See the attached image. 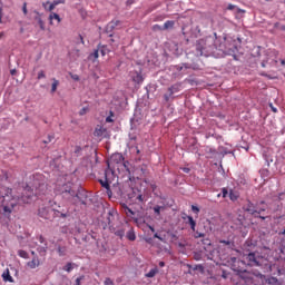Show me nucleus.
Returning <instances> with one entry per match:
<instances>
[{
    "label": "nucleus",
    "mask_w": 285,
    "mask_h": 285,
    "mask_svg": "<svg viewBox=\"0 0 285 285\" xmlns=\"http://www.w3.org/2000/svg\"><path fill=\"white\" fill-rule=\"evenodd\" d=\"M48 190L47 184H39L38 187L32 189V187L27 186L22 190V196L12 195V189L8 187L0 188V199L2 204V215L10 217L12 209L16 206H23V204H30L32 202V197H41V195H46Z\"/></svg>",
    "instance_id": "1"
},
{
    "label": "nucleus",
    "mask_w": 285,
    "mask_h": 285,
    "mask_svg": "<svg viewBox=\"0 0 285 285\" xmlns=\"http://www.w3.org/2000/svg\"><path fill=\"white\" fill-rule=\"evenodd\" d=\"M217 41L218 38L216 36H208L197 40L196 57H218Z\"/></svg>",
    "instance_id": "2"
},
{
    "label": "nucleus",
    "mask_w": 285,
    "mask_h": 285,
    "mask_svg": "<svg viewBox=\"0 0 285 285\" xmlns=\"http://www.w3.org/2000/svg\"><path fill=\"white\" fill-rule=\"evenodd\" d=\"M217 43L218 57H224V55L236 57L237 46L235 45V40H233V38H218Z\"/></svg>",
    "instance_id": "3"
},
{
    "label": "nucleus",
    "mask_w": 285,
    "mask_h": 285,
    "mask_svg": "<svg viewBox=\"0 0 285 285\" xmlns=\"http://www.w3.org/2000/svg\"><path fill=\"white\" fill-rule=\"evenodd\" d=\"M255 277L262 279L264 276L259 272L240 271L238 272V282L236 285H255Z\"/></svg>",
    "instance_id": "4"
},
{
    "label": "nucleus",
    "mask_w": 285,
    "mask_h": 285,
    "mask_svg": "<svg viewBox=\"0 0 285 285\" xmlns=\"http://www.w3.org/2000/svg\"><path fill=\"white\" fill-rule=\"evenodd\" d=\"M58 193L61 195L62 199L66 202H73L75 195H77V190L75 189V185L72 183H66L62 186L58 187Z\"/></svg>",
    "instance_id": "5"
},
{
    "label": "nucleus",
    "mask_w": 285,
    "mask_h": 285,
    "mask_svg": "<svg viewBox=\"0 0 285 285\" xmlns=\"http://www.w3.org/2000/svg\"><path fill=\"white\" fill-rule=\"evenodd\" d=\"M210 230H213V227L210 226V220H205L203 223L198 224V228L195 229V234L194 237L195 239H204L206 238V236L208 235V233H210Z\"/></svg>",
    "instance_id": "6"
},
{
    "label": "nucleus",
    "mask_w": 285,
    "mask_h": 285,
    "mask_svg": "<svg viewBox=\"0 0 285 285\" xmlns=\"http://www.w3.org/2000/svg\"><path fill=\"white\" fill-rule=\"evenodd\" d=\"M244 259L247 264V266H264V257L256 256L255 253L249 252L248 254H244Z\"/></svg>",
    "instance_id": "7"
},
{
    "label": "nucleus",
    "mask_w": 285,
    "mask_h": 285,
    "mask_svg": "<svg viewBox=\"0 0 285 285\" xmlns=\"http://www.w3.org/2000/svg\"><path fill=\"white\" fill-rule=\"evenodd\" d=\"M114 173L110 170L105 171V179H99V184L102 188L107 190L108 197H112V189H110V184H112Z\"/></svg>",
    "instance_id": "8"
},
{
    "label": "nucleus",
    "mask_w": 285,
    "mask_h": 285,
    "mask_svg": "<svg viewBox=\"0 0 285 285\" xmlns=\"http://www.w3.org/2000/svg\"><path fill=\"white\" fill-rule=\"evenodd\" d=\"M107 166L108 168H110V166H112V168H115L116 166L117 168H119V166H124V168H126V164H124V155L119 153L111 155V157L107 161Z\"/></svg>",
    "instance_id": "9"
},
{
    "label": "nucleus",
    "mask_w": 285,
    "mask_h": 285,
    "mask_svg": "<svg viewBox=\"0 0 285 285\" xmlns=\"http://www.w3.org/2000/svg\"><path fill=\"white\" fill-rule=\"evenodd\" d=\"M262 68L266 66H277V51H267L266 58L261 62Z\"/></svg>",
    "instance_id": "10"
},
{
    "label": "nucleus",
    "mask_w": 285,
    "mask_h": 285,
    "mask_svg": "<svg viewBox=\"0 0 285 285\" xmlns=\"http://www.w3.org/2000/svg\"><path fill=\"white\" fill-rule=\"evenodd\" d=\"M79 203H81L82 206H86V204H88V191H86V189L76 190V195L72 200V204H79Z\"/></svg>",
    "instance_id": "11"
},
{
    "label": "nucleus",
    "mask_w": 285,
    "mask_h": 285,
    "mask_svg": "<svg viewBox=\"0 0 285 285\" xmlns=\"http://www.w3.org/2000/svg\"><path fill=\"white\" fill-rule=\"evenodd\" d=\"M53 209L50 206H41L38 209V216H40L42 219H48L49 222H52L55 219V216L52 215Z\"/></svg>",
    "instance_id": "12"
},
{
    "label": "nucleus",
    "mask_w": 285,
    "mask_h": 285,
    "mask_svg": "<svg viewBox=\"0 0 285 285\" xmlns=\"http://www.w3.org/2000/svg\"><path fill=\"white\" fill-rule=\"evenodd\" d=\"M258 207H256V212L258 213L257 215H254L253 217H255L256 219H262L264 222V219H266L268 216H262V213H266V202L261 200L257 204Z\"/></svg>",
    "instance_id": "13"
},
{
    "label": "nucleus",
    "mask_w": 285,
    "mask_h": 285,
    "mask_svg": "<svg viewBox=\"0 0 285 285\" xmlns=\"http://www.w3.org/2000/svg\"><path fill=\"white\" fill-rule=\"evenodd\" d=\"M243 210H245V213H248L252 216L258 215L257 206H255V204H253V202L250 200H246V203L243 206Z\"/></svg>",
    "instance_id": "14"
},
{
    "label": "nucleus",
    "mask_w": 285,
    "mask_h": 285,
    "mask_svg": "<svg viewBox=\"0 0 285 285\" xmlns=\"http://www.w3.org/2000/svg\"><path fill=\"white\" fill-rule=\"evenodd\" d=\"M52 215H53V219L56 217H61L62 219H66V218L70 217V212H68L66 209H61V210L53 209Z\"/></svg>",
    "instance_id": "15"
},
{
    "label": "nucleus",
    "mask_w": 285,
    "mask_h": 285,
    "mask_svg": "<svg viewBox=\"0 0 285 285\" xmlns=\"http://www.w3.org/2000/svg\"><path fill=\"white\" fill-rule=\"evenodd\" d=\"M135 197L136 204L138 206H144L147 202L146 195L141 194V191H138V194H135V196H131V198Z\"/></svg>",
    "instance_id": "16"
},
{
    "label": "nucleus",
    "mask_w": 285,
    "mask_h": 285,
    "mask_svg": "<svg viewBox=\"0 0 285 285\" xmlns=\"http://www.w3.org/2000/svg\"><path fill=\"white\" fill-rule=\"evenodd\" d=\"M130 77L134 83H144V76H141V73L138 71H131Z\"/></svg>",
    "instance_id": "17"
},
{
    "label": "nucleus",
    "mask_w": 285,
    "mask_h": 285,
    "mask_svg": "<svg viewBox=\"0 0 285 285\" xmlns=\"http://www.w3.org/2000/svg\"><path fill=\"white\" fill-rule=\"evenodd\" d=\"M35 23L36 26H39L40 30H46V22H43L39 12H36Z\"/></svg>",
    "instance_id": "18"
},
{
    "label": "nucleus",
    "mask_w": 285,
    "mask_h": 285,
    "mask_svg": "<svg viewBox=\"0 0 285 285\" xmlns=\"http://www.w3.org/2000/svg\"><path fill=\"white\" fill-rule=\"evenodd\" d=\"M95 137H108V129L104 127H97L94 132Z\"/></svg>",
    "instance_id": "19"
},
{
    "label": "nucleus",
    "mask_w": 285,
    "mask_h": 285,
    "mask_svg": "<svg viewBox=\"0 0 285 285\" xmlns=\"http://www.w3.org/2000/svg\"><path fill=\"white\" fill-rule=\"evenodd\" d=\"M184 219L186 220V224L190 226L193 233H195L197 228V222H195V218H193V216H186Z\"/></svg>",
    "instance_id": "20"
},
{
    "label": "nucleus",
    "mask_w": 285,
    "mask_h": 285,
    "mask_svg": "<svg viewBox=\"0 0 285 285\" xmlns=\"http://www.w3.org/2000/svg\"><path fill=\"white\" fill-rule=\"evenodd\" d=\"M2 279L3 282H10V284H14V278L11 277L10 269L8 268L2 273Z\"/></svg>",
    "instance_id": "21"
},
{
    "label": "nucleus",
    "mask_w": 285,
    "mask_h": 285,
    "mask_svg": "<svg viewBox=\"0 0 285 285\" xmlns=\"http://www.w3.org/2000/svg\"><path fill=\"white\" fill-rule=\"evenodd\" d=\"M244 246H245L246 250L248 253H250V250H253V248H255L257 246V242L253 240V239H248V240H246Z\"/></svg>",
    "instance_id": "22"
},
{
    "label": "nucleus",
    "mask_w": 285,
    "mask_h": 285,
    "mask_svg": "<svg viewBox=\"0 0 285 285\" xmlns=\"http://www.w3.org/2000/svg\"><path fill=\"white\" fill-rule=\"evenodd\" d=\"M40 264L41 263L39 262V257L35 256L31 262L27 263V266L29 268H37L38 266H40Z\"/></svg>",
    "instance_id": "23"
},
{
    "label": "nucleus",
    "mask_w": 285,
    "mask_h": 285,
    "mask_svg": "<svg viewBox=\"0 0 285 285\" xmlns=\"http://www.w3.org/2000/svg\"><path fill=\"white\" fill-rule=\"evenodd\" d=\"M37 252L41 257H46V253H48V243H45V247L43 246L38 247Z\"/></svg>",
    "instance_id": "24"
},
{
    "label": "nucleus",
    "mask_w": 285,
    "mask_h": 285,
    "mask_svg": "<svg viewBox=\"0 0 285 285\" xmlns=\"http://www.w3.org/2000/svg\"><path fill=\"white\" fill-rule=\"evenodd\" d=\"M120 23H121V21H119V20L109 22L107 26V32H112V29L117 28V26H119Z\"/></svg>",
    "instance_id": "25"
},
{
    "label": "nucleus",
    "mask_w": 285,
    "mask_h": 285,
    "mask_svg": "<svg viewBox=\"0 0 285 285\" xmlns=\"http://www.w3.org/2000/svg\"><path fill=\"white\" fill-rule=\"evenodd\" d=\"M175 28V21L168 20L164 23L163 30H173Z\"/></svg>",
    "instance_id": "26"
},
{
    "label": "nucleus",
    "mask_w": 285,
    "mask_h": 285,
    "mask_svg": "<svg viewBox=\"0 0 285 285\" xmlns=\"http://www.w3.org/2000/svg\"><path fill=\"white\" fill-rule=\"evenodd\" d=\"M127 239H129V242H135V239H137V236L135 235V230L134 229H129L127 232Z\"/></svg>",
    "instance_id": "27"
},
{
    "label": "nucleus",
    "mask_w": 285,
    "mask_h": 285,
    "mask_svg": "<svg viewBox=\"0 0 285 285\" xmlns=\"http://www.w3.org/2000/svg\"><path fill=\"white\" fill-rule=\"evenodd\" d=\"M179 88H181V85H173L171 87L168 88V92H171L175 95V92H179Z\"/></svg>",
    "instance_id": "28"
},
{
    "label": "nucleus",
    "mask_w": 285,
    "mask_h": 285,
    "mask_svg": "<svg viewBox=\"0 0 285 285\" xmlns=\"http://www.w3.org/2000/svg\"><path fill=\"white\" fill-rule=\"evenodd\" d=\"M52 85H51V94L53 95V92H57V88H59V80L57 79H52Z\"/></svg>",
    "instance_id": "29"
},
{
    "label": "nucleus",
    "mask_w": 285,
    "mask_h": 285,
    "mask_svg": "<svg viewBox=\"0 0 285 285\" xmlns=\"http://www.w3.org/2000/svg\"><path fill=\"white\" fill-rule=\"evenodd\" d=\"M43 8H48L49 12H52V10L57 8V4H55V2L50 3V1H47L46 3H43Z\"/></svg>",
    "instance_id": "30"
},
{
    "label": "nucleus",
    "mask_w": 285,
    "mask_h": 285,
    "mask_svg": "<svg viewBox=\"0 0 285 285\" xmlns=\"http://www.w3.org/2000/svg\"><path fill=\"white\" fill-rule=\"evenodd\" d=\"M53 19H56V21H58V23H61V18L59 17L58 13H50V16H49L50 23H52Z\"/></svg>",
    "instance_id": "31"
},
{
    "label": "nucleus",
    "mask_w": 285,
    "mask_h": 285,
    "mask_svg": "<svg viewBox=\"0 0 285 285\" xmlns=\"http://www.w3.org/2000/svg\"><path fill=\"white\" fill-rule=\"evenodd\" d=\"M67 253H68V249L66 247H61V246L58 247V255L60 257H66Z\"/></svg>",
    "instance_id": "32"
},
{
    "label": "nucleus",
    "mask_w": 285,
    "mask_h": 285,
    "mask_svg": "<svg viewBox=\"0 0 285 285\" xmlns=\"http://www.w3.org/2000/svg\"><path fill=\"white\" fill-rule=\"evenodd\" d=\"M115 235H116L117 237H120V239H122L124 236L126 235V230H125L124 228L117 229V230L115 232Z\"/></svg>",
    "instance_id": "33"
},
{
    "label": "nucleus",
    "mask_w": 285,
    "mask_h": 285,
    "mask_svg": "<svg viewBox=\"0 0 285 285\" xmlns=\"http://www.w3.org/2000/svg\"><path fill=\"white\" fill-rule=\"evenodd\" d=\"M81 150H83V148H81V146H76L75 150H73L75 157H81Z\"/></svg>",
    "instance_id": "34"
},
{
    "label": "nucleus",
    "mask_w": 285,
    "mask_h": 285,
    "mask_svg": "<svg viewBox=\"0 0 285 285\" xmlns=\"http://www.w3.org/2000/svg\"><path fill=\"white\" fill-rule=\"evenodd\" d=\"M18 255H19V257H22V259H28V257H30L28 252H26L23 249L18 250Z\"/></svg>",
    "instance_id": "35"
},
{
    "label": "nucleus",
    "mask_w": 285,
    "mask_h": 285,
    "mask_svg": "<svg viewBox=\"0 0 285 285\" xmlns=\"http://www.w3.org/2000/svg\"><path fill=\"white\" fill-rule=\"evenodd\" d=\"M157 273H159V269L153 268L149 271V273L146 274V277H155Z\"/></svg>",
    "instance_id": "36"
},
{
    "label": "nucleus",
    "mask_w": 285,
    "mask_h": 285,
    "mask_svg": "<svg viewBox=\"0 0 285 285\" xmlns=\"http://www.w3.org/2000/svg\"><path fill=\"white\" fill-rule=\"evenodd\" d=\"M122 208L126 215H135V212H132V209H130L126 204L122 205Z\"/></svg>",
    "instance_id": "37"
},
{
    "label": "nucleus",
    "mask_w": 285,
    "mask_h": 285,
    "mask_svg": "<svg viewBox=\"0 0 285 285\" xmlns=\"http://www.w3.org/2000/svg\"><path fill=\"white\" fill-rule=\"evenodd\" d=\"M173 92L168 91L167 94L164 95V99L166 101V104H168V101H170V99H173Z\"/></svg>",
    "instance_id": "38"
},
{
    "label": "nucleus",
    "mask_w": 285,
    "mask_h": 285,
    "mask_svg": "<svg viewBox=\"0 0 285 285\" xmlns=\"http://www.w3.org/2000/svg\"><path fill=\"white\" fill-rule=\"evenodd\" d=\"M164 209V207H161V206H159V205H156L155 207H154V213L156 214V215H161V210Z\"/></svg>",
    "instance_id": "39"
},
{
    "label": "nucleus",
    "mask_w": 285,
    "mask_h": 285,
    "mask_svg": "<svg viewBox=\"0 0 285 285\" xmlns=\"http://www.w3.org/2000/svg\"><path fill=\"white\" fill-rule=\"evenodd\" d=\"M63 271L67 273H70L72 271V263H67L66 266L63 267Z\"/></svg>",
    "instance_id": "40"
},
{
    "label": "nucleus",
    "mask_w": 285,
    "mask_h": 285,
    "mask_svg": "<svg viewBox=\"0 0 285 285\" xmlns=\"http://www.w3.org/2000/svg\"><path fill=\"white\" fill-rule=\"evenodd\" d=\"M92 57H94V59H99V49H97V50H95V52L90 53L89 59Z\"/></svg>",
    "instance_id": "41"
},
{
    "label": "nucleus",
    "mask_w": 285,
    "mask_h": 285,
    "mask_svg": "<svg viewBox=\"0 0 285 285\" xmlns=\"http://www.w3.org/2000/svg\"><path fill=\"white\" fill-rule=\"evenodd\" d=\"M89 110H90V109H89L88 107H83L82 109H80L79 115H80L81 117H83V115H87V112H88Z\"/></svg>",
    "instance_id": "42"
},
{
    "label": "nucleus",
    "mask_w": 285,
    "mask_h": 285,
    "mask_svg": "<svg viewBox=\"0 0 285 285\" xmlns=\"http://www.w3.org/2000/svg\"><path fill=\"white\" fill-rule=\"evenodd\" d=\"M83 279H86V276H83V275L76 278V285H81V282H83Z\"/></svg>",
    "instance_id": "43"
},
{
    "label": "nucleus",
    "mask_w": 285,
    "mask_h": 285,
    "mask_svg": "<svg viewBox=\"0 0 285 285\" xmlns=\"http://www.w3.org/2000/svg\"><path fill=\"white\" fill-rule=\"evenodd\" d=\"M38 79H46V71L40 70V71L38 72Z\"/></svg>",
    "instance_id": "44"
},
{
    "label": "nucleus",
    "mask_w": 285,
    "mask_h": 285,
    "mask_svg": "<svg viewBox=\"0 0 285 285\" xmlns=\"http://www.w3.org/2000/svg\"><path fill=\"white\" fill-rule=\"evenodd\" d=\"M153 30H154L155 32L161 31V30H164V27H161V26H159V24H155V26L153 27Z\"/></svg>",
    "instance_id": "45"
},
{
    "label": "nucleus",
    "mask_w": 285,
    "mask_h": 285,
    "mask_svg": "<svg viewBox=\"0 0 285 285\" xmlns=\"http://www.w3.org/2000/svg\"><path fill=\"white\" fill-rule=\"evenodd\" d=\"M22 12L23 14H28V2H24L22 6Z\"/></svg>",
    "instance_id": "46"
},
{
    "label": "nucleus",
    "mask_w": 285,
    "mask_h": 285,
    "mask_svg": "<svg viewBox=\"0 0 285 285\" xmlns=\"http://www.w3.org/2000/svg\"><path fill=\"white\" fill-rule=\"evenodd\" d=\"M191 210H193V213H196V215H199V207L193 205Z\"/></svg>",
    "instance_id": "47"
},
{
    "label": "nucleus",
    "mask_w": 285,
    "mask_h": 285,
    "mask_svg": "<svg viewBox=\"0 0 285 285\" xmlns=\"http://www.w3.org/2000/svg\"><path fill=\"white\" fill-rule=\"evenodd\" d=\"M194 271H200V273H203V271H204V265H196V266L194 267Z\"/></svg>",
    "instance_id": "48"
},
{
    "label": "nucleus",
    "mask_w": 285,
    "mask_h": 285,
    "mask_svg": "<svg viewBox=\"0 0 285 285\" xmlns=\"http://www.w3.org/2000/svg\"><path fill=\"white\" fill-rule=\"evenodd\" d=\"M229 199H232V202H236L237 196L234 195L233 191L229 193Z\"/></svg>",
    "instance_id": "49"
},
{
    "label": "nucleus",
    "mask_w": 285,
    "mask_h": 285,
    "mask_svg": "<svg viewBox=\"0 0 285 285\" xmlns=\"http://www.w3.org/2000/svg\"><path fill=\"white\" fill-rule=\"evenodd\" d=\"M115 283L110 278L105 279V285H114Z\"/></svg>",
    "instance_id": "50"
},
{
    "label": "nucleus",
    "mask_w": 285,
    "mask_h": 285,
    "mask_svg": "<svg viewBox=\"0 0 285 285\" xmlns=\"http://www.w3.org/2000/svg\"><path fill=\"white\" fill-rule=\"evenodd\" d=\"M203 244H205V246H210V239L204 238Z\"/></svg>",
    "instance_id": "51"
},
{
    "label": "nucleus",
    "mask_w": 285,
    "mask_h": 285,
    "mask_svg": "<svg viewBox=\"0 0 285 285\" xmlns=\"http://www.w3.org/2000/svg\"><path fill=\"white\" fill-rule=\"evenodd\" d=\"M55 6H59L60 3H66V0H53Z\"/></svg>",
    "instance_id": "52"
},
{
    "label": "nucleus",
    "mask_w": 285,
    "mask_h": 285,
    "mask_svg": "<svg viewBox=\"0 0 285 285\" xmlns=\"http://www.w3.org/2000/svg\"><path fill=\"white\" fill-rule=\"evenodd\" d=\"M219 244H224L225 246H230V240H219Z\"/></svg>",
    "instance_id": "53"
},
{
    "label": "nucleus",
    "mask_w": 285,
    "mask_h": 285,
    "mask_svg": "<svg viewBox=\"0 0 285 285\" xmlns=\"http://www.w3.org/2000/svg\"><path fill=\"white\" fill-rule=\"evenodd\" d=\"M180 169L183 170V173H186V175H188V173H190V168H188V167H181Z\"/></svg>",
    "instance_id": "54"
},
{
    "label": "nucleus",
    "mask_w": 285,
    "mask_h": 285,
    "mask_svg": "<svg viewBox=\"0 0 285 285\" xmlns=\"http://www.w3.org/2000/svg\"><path fill=\"white\" fill-rule=\"evenodd\" d=\"M38 240L40 242V244H46V238H43V236H38Z\"/></svg>",
    "instance_id": "55"
},
{
    "label": "nucleus",
    "mask_w": 285,
    "mask_h": 285,
    "mask_svg": "<svg viewBox=\"0 0 285 285\" xmlns=\"http://www.w3.org/2000/svg\"><path fill=\"white\" fill-rule=\"evenodd\" d=\"M55 139V136H48V139L45 140V144H50Z\"/></svg>",
    "instance_id": "56"
},
{
    "label": "nucleus",
    "mask_w": 285,
    "mask_h": 285,
    "mask_svg": "<svg viewBox=\"0 0 285 285\" xmlns=\"http://www.w3.org/2000/svg\"><path fill=\"white\" fill-rule=\"evenodd\" d=\"M223 197L224 198L228 197V189L223 188Z\"/></svg>",
    "instance_id": "57"
},
{
    "label": "nucleus",
    "mask_w": 285,
    "mask_h": 285,
    "mask_svg": "<svg viewBox=\"0 0 285 285\" xmlns=\"http://www.w3.org/2000/svg\"><path fill=\"white\" fill-rule=\"evenodd\" d=\"M154 238H155V239H159V242H164V239L161 238V236H159V234H155V235H154Z\"/></svg>",
    "instance_id": "58"
},
{
    "label": "nucleus",
    "mask_w": 285,
    "mask_h": 285,
    "mask_svg": "<svg viewBox=\"0 0 285 285\" xmlns=\"http://www.w3.org/2000/svg\"><path fill=\"white\" fill-rule=\"evenodd\" d=\"M112 121H114V120H112V117L108 116V117L106 118V122H107V124H112Z\"/></svg>",
    "instance_id": "59"
},
{
    "label": "nucleus",
    "mask_w": 285,
    "mask_h": 285,
    "mask_svg": "<svg viewBox=\"0 0 285 285\" xmlns=\"http://www.w3.org/2000/svg\"><path fill=\"white\" fill-rule=\"evenodd\" d=\"M235 8H236L235 4H228L227 6V10H235Z\"/></svg>",
    "instance_id": "60"
},
{
    "label": "nucleus",
    "mask_w": 285,
    "mask_h": 285,
    "mask_svg": "<svg viewBox=\"0 0 285 285\" xmlns=\"http://www.w3.org/2000/svg\"><path fill=\"white\" fill-rule=\"evenodd\" d=\"M176 70H178V72H181V70H184V66H176Z\"/></svg>",
    "instance_id": "61"
},
{
    "label": "nucleus",
    "mask_w": 285,
    "mask_h": 285,
    "mask_svg": "<svg viewBox=\"0 0 285 285\" xmlns=\"http://www.w3.org/2000/svg\"><path fill=\"white\" fill-rule=\"evenodd\" d=\"M10 75H12V76L17 75V69H12V70L10 71Z\"/></svg>",
    "instance_id": "62"
},
{
    "label": "nucleus",
    "mask_w": 285,
    "mask_h": 285,
    "mask_svg": "<svg viewBox=\"0 0 285 285\" xmlns=\"http://www.w3.org/2000/svg\"><path fill=\"white\" fill-rule=\"evenodd\" d=\"M79 39H80V43H82V45L86 43V42L83 41V36L80 35V36H79Z\"/></svg>",
    "instance_id": "63"
},
{
    "label": "nucleus",
    "mask_w": 285,
    "mask_h": 285,
    "mask_svg": "<svg viewBox=\"0 0 285 285\" xmlns=\"http://www.w3.org/2000/svg\"><path fill=\"white\" fill-rule=\"evenodd\" d=\"M72 79H75V81H79V76L75 75L72 76Z\"/></svg>",
    "instance_id": "64"
}]
</instances>
